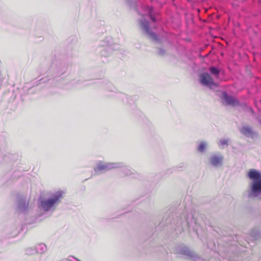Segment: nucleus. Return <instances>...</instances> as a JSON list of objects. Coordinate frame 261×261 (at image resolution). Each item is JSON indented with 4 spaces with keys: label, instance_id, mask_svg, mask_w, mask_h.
Here are the masks:
<instances>
[{
    "label": "nucleus",
    "instance_id": "nucleus-1",
    "mask_svg": "<svg viewBox=\"0 0 261 261\" xmlns=\"http://www.w3.org/2000/svg\"><path fill=\"white\" fill-rule=\"evenodd\" d=\"M162 223L163 225H168L169 223L172 225L173 224L177 234L181 233L186 230H190L191 228H193V230H195L197 225L196 219L193 214L192 213L190 214L187 213L186 211L180 216H177L176 220L174 219L173 222L171 221V219L169 217L166 218Z\"/></svg>",
    "mask_w": 261,
    "mask_h": 261
},
{
    "label": "nucleus",
    "instance_id": "nucleus-2",
    "mask_svg": "<svg viewBox=\"0 0 261 261\" xmlns=\"http://www.w3.org/2000/svg\"><path fill=\"white\" fill-rule=\"evenodd\" d=\"M247 177L252 181L249 184L248 197L261 200V172L256 169H251L248 172Z\"/></svg>",
    "mask_w": 261,
    "mask_h": 261
},
{
    "label": "nucleus",
    "instance_id": "nucleus-3",
    "mask_svg": "<svg viewBox=\"0 0 261 261\" xmlns=\"http://www.w3.org/2000/svg\"><path fill=\"white\" fill-rule=\"evenodd\" d=\"M63 194L62 191H59L49 198L40 199L38 203L39 208L44 212H54L63 198Z\"/></svg>",
    "mask_w": 261,
    "mask_h": 261
},
{
    "label": "nucleus",
    "instance_id": "nucleus-4",
    "mask_svg": "<svg viewBox=\"0 0 261 261\" xmlns=\"http://www.w3.org/2000/svg\"><path fill=\"white\" fill-rule=\"evenodd\" d=\"M139 1L126 0V2L130 8L134 9L136 12L138 11V7L139 5H141V7H143L144 10L147 12V15L152 22L156 23L160 20V13L159 11H155L152 6L148 5L143 6L141 4Z\"/></svg>",
    "mask_w": 261,
    "mask_h": 261
},
{
    "label": "nucleus",
    "instance_id": "nucleus-5",
    "mask_svg": "<svg viewBox=\"0 0 261 261\" xmlns=\"http://www.w3.org/2000/svg\"><path fill=\"white\" fill-rule=\"evenodd\" d=\"M140 28L143 33L150 40L155 43L161 44V40L159 36L152 31L149 21L145 18L140 19Z\"/></svg>",
    "mask_w": 261,
    "mask_h": 261
},
{
    "label": "nucleus",
    "instance_id": "nucleus-6",
    "mask_svg": "<svg viewBox=\"0 0 261 261\" xmlns=\"http://www.w3.org/2000/svg\"><path fill=\"white\" fill-rule=\"evenodd\" d=\"M220 98L222 100V103H225L226 105L240 106L242 108H247L251 112H253V110L251 107H248L246 103H241L238 99L228 94L227 92L225 91L222 92Z\"/></svg>",
    "mask_w": 261,
    "mask_h": 261
},
{
    "label": "nucleus",
    "instance_id": "nucleus-7",
    "mask_svg": "<svg viewBox=\"0 0 261 261\" xmlns=\"http://www.w3.org/2000/svg\"><path fill=\"white\" fill-rule=\"evenodd\" d=\"M199 83L203 86L210 89H213L218 87V84L215 82L211 75L207 72L201 73L199 75Z\"/></svg>",
    "mask_w": 261,
    "mask_h": 261
},
{
    "label": "nucleus",
    "instance_id": "nucleus-8",
    "mask_svg": "<svg viewBox=\"0 0 261 261\" xmlns=\"http://www.w3.org/2000/svg\"><path fill=\"white\" fill-rule=\"evenodd\" d=\"M118 165L117 162L111 163L99 161L96 164L94 167V170L97 174H100L112 169H116L117 166Z\"/></svg>",
    "mask_w": 261,
    "mask_h": 261
},
{
    "label": "nucleus",
    "instance_id": "nucleus-9",
    "mask_svg": "<svg viewBox=\"0 0 261 261\" xmlns=\"http://www.w3.org/2000/svg\"><path fill=\"white\" fill-rule=\"evenodd\" d=\"M68 63L61 61L56 62L52 66L51 69V76L53 77H58L65 74L68 67Z\"/></svg>",
    "mask_w": 261,
    "mask_h": 261
},
{
    "label": "nucleus",
    "instance_id": "nucleus-10",
    "mask_svg": "<svg viewBox=\"0 0 261 261\" xmlns=\"http://www.w3.org/2000/svg\"><path fill=\"white\" fill-rule=\"evenodd\" d=\"M119 48V46L117 44H107L102 45V46L98 48V51L99 52L100 55L101 57L108 58L110 57L113 51L115 50H117Z\"/></svg>",
    "mask_w": 261,
    "mask_h": 261
},
{
    "label": "nucleus",
    "instance_id": "nucleus-11",
    "mask_svg": "<svg viewBox=\"0 0 261 261\" xmlns=\"http://www.w3.org/2000/svg\"><path fill=\"white\" fill-rule=\"evenodd\" d=\"M17 210L21 213L25 215L29 212V201L23 196H18L17 199Z\"/></svg>",
    "mask_w": 261,
    "mask_h": 261
},
{
    "label": "nucleus",
    "instance_id": "nucleus-12",
    "mask_svg": "<svg viewBox=\"0 0 261 261\" xmlns=\"http://www.w3.org/2000/svg\"><path fill=\"white\" fill-rule=\"evenodd\" d=\"M224 156L220 153L212 154L209 158L210 164L213 167L218 168L223 165Z\"/></svg>",
    "mask_w": 261,
    "mask_h": 261
},
{
    "label": "nucleus",
    "instance_id": "nucleus-13",
    "mask_svg": "<svg viewBox=\"0 0 261 261\" xmlns=\"http://www.w3.org/2000/svg\"><path fill=\"white\" fill-rule=\"evenodd\" d=\"M179 251L180 254L185 255L188 259H191L193 261H198L200 259V257L195 252L187 247H181Z\"/></svg>",
    "mask_w": 261,
    "mask_h": 261
},
{
    "label": "nucleus",
    "instance_id": "nucleus-14",
    "mask_svg": "<svg viewBox=\"0 0 261 261\" xmlns=\"http://www.w3.org/2000/svg\"><path fill=\"white\" fill-rule=\"evenodd\" d=\"M15 156L14 154L10 153L8 148H7V149L3 147L0 148V163L11 162L14 159Z\"/></svg>",
    "mask_w": 261,
    "mask_h": 261
},
{
    "label": "nucleus",
    "instance_id": "nucleus-15",
    "mask_svg": "<svg viewBox=\"0 0 261 261\" xmlns=\"http://www.w3.org/2000/svg\"><path fill=\"white\" fill-rule=\"evenodd\" d=\"M117 168L121 169V171L123 173L125 176H129L135 177V175L136 174V171L132 169L130 167L126 165L123 162H117Z\"/></svg>",
    "mask_w": 261,
    "mask_h": 261
},
{
    "label": "nucleus",
    "instance_id": "nucleus-16",
    "mask_svg": "<svg viewBox=\"0 0 261 261\" xmlns=\"http://www.w3.org/2000/svg\"><path fill=\"white\" fill-rule=\"evenodd\" d=\"M240 133L244 136L253 139L258 137V133L249 125L244 126L240 129Z\"/></svg>",
    "mask_w": 261,
    "mask_h": 261
},
{
    "label": "nucleus",
    "instance_id": "nucleus-17",
    "mask_svg": "<svg viewBox=\"0 0 261 261\" xmlns=\"http://www.w3.org/2000/svg\"><path fill=\"white\" fill-rule=\"evenodd\" d=\"M222 241L224 242H226V244L224 245V247L226 248V250L222 251L226 254L225 257H229V252L233 251V248L234 247L233 244L231 242H228V241H229L230 240L225 236L222 238Z\"/></svg>",
    "mask_w": 261,
    "mask_h": 261
},
{
    "label": "nucleus",
    "instance_id": "nucleus-18",
    "mask_svg": "<svg viewBox=\"0 0 261 261\" xmlns=\"http://www.w3.org/2000/svg\"><path fill=\"white\" fill-rule=\"evenodd\" d=\"M208 71L211 75L218 79L220 76L221 70L216 66H211L208 68Z\"/></svg>",
    "mask_w": 261,
    "mask_h": 261
},
{
    "label": "nucleus",
    "instance_id": "nucleus-19",
    "mask_svg": "<svg viewBox=\"0 0 261 261\" xmlns=\"http://www.w3.org/2000/svg\"><path fill=\"white\" fill-rule=\"evenodd\" d=\"M36 253L40 254H44L47 251V246L44 243H39L35 246Z\"/></svg>",
    "mask_w": 261,
    "mask_h": 261
},
{
    "label": "nucleus",
    "instance_id": "nucleus-20",
    "mask_svg": "<svg viewBox=\"0 0 261 261\" xmlns=\"http://www.w3.org/2000/svg\"><path fill=\"white\" fill-rule=\"evenodd\" d=\"M208 144L206 141H202L197 146V150L200 153H204L207 147Z\"/></svg>",
    "mask_w": 261,
    "mask_h": 261
},
{
    "label": "nucleus",
    "instance_id": "nucleus-21",
    "mask_svg": "<svg viewBox=\"0 0 261 261\" xmlns=\"http://www.w3.org/2000/svg\"><path fill=\"white\" fill-rule=\"evenodd\" d=\"M116 97L118 98L122 99V101L124 103H129L130 104V102L129 100V97L123 93H119L117 94Z\"/></svg>",
    "mask_w": 261,
    "mask_h": 261
},
{
    "label": "nucleus",
    "instance_id": "nucleus-22",
    "mask_svg": "<svg viewBox=\"0 0 261 261\" xmlns=\"http://www.w3.org/2000/svg\"><path fill=\"white\" fill-rule=\"evenodd\" d=\"M25 253L27 255H34L36 254L37 253L35 246L26 248L25 250Z\"/></svg>",
    "mask_w": 261,
    "mask_h": 261
},
{
    "label": "nucleus",
    "instance_id": "nucleus-23",
    "mask_svg": "<svg viewBox=\"0 0 261 261\" xmlns=\"http://www.w3.org/2000/svg\"><path fill=\"white\" fill-rule=\"evenodd\" d=\"M103 87L105 89L110 91L111 92H115V88L114 87L113 84L110 82H107L103 85Z\"/></svg>",
    "mask_w": 261,
    "mask_h": 261
},
{
    "label": "nucleus",
    "instance_id": "nucleus-24",
    "mask_svg": "<svg viewBox=\"0 0 261 261\" xmlns=\"http://www.w3.org/2000/svg\"><path fill=\"white\" fill-rule=\"evenodd\" d=\"M228 140H226L225 139H221L219 141V145H221L223 148L225 146L228 145Z\"/></svg>",
    "mask_w": 261,
    "mask_h": 261
},
{
    "label": "nucleus",
    "instance_id": "nucleus-25",
    "mask_svg": "<svg viewBox=\"0 0 261 261\" xmlns=\"http://www.w3.org/2000/svg\"><path fill=\"white\" fill-rule=\"evenodd\" d=\"M166 50L162 48L158 47V54L161 56H164L166 54Z\"/></svg>",
    "mask_w": 261,
    "mask_h": 261
},
{
    "label": "nucleus",
    "instance_id": "nucleus-26",
    "mask_svg": "<svg viewBox=\"0 0 261 261\" xmlns=\"http://www.w3.org/2000/svg\"><path fill=\"white\" fill-rule=\"evenodd\" d=\"M186 167V165L185 164L182 163L179 165L177 167H176V169H178V168H185Z\"/></svg>",
    "mask_w": 261,
    "mask_h": 261
},
{
    "label": "nucleus",
    "instance_id": "nucleus-27",
    "mask_svg": "<svg viewBox=\"0 0 261 261\" xmlns=\"http://www.w3.org/2000/svg\"><path fill=\"white\" fill-rule=\"evenodd\" d=\"M84 83H87V82L86 81L82 82L81 80L77 81V84H83Z\"/></svg>",
    "mask_w": 261,
    "mask_h": 261
},
{
    "label": "nucleus",
    "instance_id": "nucleus-28",
    "mask_svg": "<svg viewBox=\"0 0 261 261\" xmlns=\"http://www.w3.org/2000/svg\"><path fill=\"white\" fill-rule=\"evenodd\" d=\"M2 82H3V78H2V75L0 74V87L2 85Z\"/></svg>",
    "mask_w": 261,
    "mask_h": 261
},
{
    "label": "nucleus",
    "instance_id": "nucleus-29",
    "mask_svg": "<svg viewBox=\"0 0 261 261\" xmlns=\"http://www.w3.org/2000/svg\"><path fill=\"white\" fill-rule=\"evenodd\" d=\"M207 247L210 248L211 249H213V247H211L210 244H209V243H207Z\"/></svg>",
    "mask_w": 261,
    "mask_h": 261
},
{
    "label": "nucleus",
    "instance_id": "nucleus-30",
    "mask_svg": "<svg viewBox=\"0 0 261 261\" xmlns=\"http://www.w3.org/2000/svg\"><path fill=\"white\" fill-rule=\"evenodd\" d=\"M258 121L259 122V123L261 124V119H258Z\"/></svg>",
    "mask_w": 261,
    "mask_h": 261
},
{
    "label": "nucleus",
    "instance_id": "nucleus-31",
    "mask_svg": "<svg viewBox=\"0 0 261 261\" xmlns=\"http://www.w3.org/2000/svg\"><path fill=\"white\" fill-rule=\"evenodd\" d=\"M88 84L86 83L85 84L83 85V86H87Z\"/></svg>",
    "mask_w": 261,
    "mask_h": 261
},
{
    "label": "nucleus",
    "instance_id": "nucleus-32",
    "mask_svg": "<svg viewBox=\"0 0 261 261\" xmlns=\"http://www.w3.org/2000/svg\"><path fill=\"white\" fill-rule=\"evenodd\" d=\"M170 214H171V212H170L168 214V215H170Z\"/></svg>",
    "mask_w": 261,
    "mask_h": 261
}]
</instances>
